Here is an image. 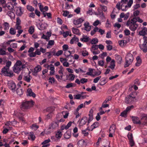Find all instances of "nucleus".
<instances>
[{
	"mask_svg": "<svg viewBox=\"0 0 147 147\" xmlns=\"http://www.w3.org/2000/svg\"><path fill=\"white\" fill-rule=\"evenodd\" d=\"M147 34V28H142L141 30L139 31V34L140 36H144Z\"/></svg>",
	"mask_w": 147,
	"mask_h": 147,
	"instance_id": "obj_15",
	"label": "nucleus"
},
{
	"mask_svg": "<svg viewBox=\"0 0 147 147\" xmlns=\"http://www.w3.org/2000/svg\"><path fill=\"white\" fill-rule=\"evenodd\" d=\"M131 119L134 123L137 124H141V122L139 118L138 117L132 116L131 117Z\"/></svg>",
	"mask_w": 147,
	"mask_h": 147,
	"instance_id": "obj_11",
	"label": "nucleus"
},
{
	"mask_svg": "<svg viewBox=\"0 0 147 147\" xmlns=\"http://www.w3.org/2000/svg\"><path fill=\"white\" fill-rule=\"evenodd\" d=\"M134 107V106L133 105L128 106L127 107L125 110L127 113L128 112L130 111L131 109H133Z\"/></svg>",
	"mask_w": 147,
	"mask_h": 147,
	"instance_id": "obj_44",
	"label": "nucleus"
},
{
	"mask_svg": "<svg viewBox=\"0 0 147 147\" xmlns=\"http://www.w3.org/2000/svg\"><path fill=\"white\" fill-rule=\"evenodd\" d=\"M90 43L92 45H95L98 42V40L96 38H92L91 40H90Z\"/></svg>",
	"mask_w": 147,
	"mask_h": 147,
	"instance_id": "obj_27",
	"label": "nucleus"
},
{
	"mask_svg": "<svg viewBox=\"0 0 147 147\" xmlns=\"http://www.w3.org/2000/svg\"><path fill=\"white\" fill-rule=\"evenodd\" d=\"M84 21V20L82 18H79L76 20H74L73 21L74 24L76 25H78L82 23Z\"/></svg>",
	"mask_w": 147,
	"mask_h": 147,
	"instance_id": "obj_17",
	"label": "nucleus"
},
{
	"mask_svg": "<svg viewBox=\"0 0 147 147\" xmlns=\"http://www.w3.org/2000/svg\"><path fill=\"white\" fill-rule=\"evenodd\" d=\"M134 144L135 143L133 139L129 140V144L131 147L134 146Z\"/></svg>",
	"mask_w": 147,
	"mask_h": 147,
	"instance_id": "obj_64",
	"label": "nucleus"
},
{
	"mask_svg": "<svg viewBox=\"0 0 147 147\" xmlns=\"http://www.w3.org/2000/svg\"><path fill=\"white\" fill-rule=\"evenodd\" d=\"M16 14L17 16H21L24 13V8H22L21 7H16Z\"/></svg>",
	"mask_w": 147,
	"mask_h": 147,
	"instance_id": "obj_8",
	"label": "nucleus"
},
{
	"mask_svg": "<svg viewBox=\"0 0 147 147\" xmlns=\"http://www.w3.org/2000/svg\"><path fill=\"white\" fill-rule=\"evenodd\" d=\"M72 31L74 34L80 35V32L78 28H72Z\"/></svg>",
	"mask_w": 147,
	"mask_h": 147,
	"instance_id": "obj_25",
	"label": "nucleus"
},
{
	"mask_svg": "<svg viewBox=\"0 0 147 147\" xmlns=\"http://www.w3.org/2000/svg\"><path fill=\"white\" fill-rule=\"evenodd\" d=\"M93 111L92 109L90 111V114H89V118H88V124L93 120V116L92 114Z\"/></svg>",
	"mask_w": 147,
	"mask_h": 147,
	"instance_id": "obj_14",
	"label": "nucleus"
},
{
	"mask_svg": "<svg viewBox=\"0 0 147 147\" xmlns=\"http://www.w3.org/2000/svg\"><path fill=\"white\" fill-rule=\"evenodd\" d=\"M71 132L69 131L68 130L65 133L64 136L65 139H69L71 137Z\"/></svg>",
	"mask_w": 147,
	"mask_h": 147,
	"instance_id": "obj_19",
	"label": "nucleus"
},
{
	"mask_svg": "<svg viewBox=\"0 0 147 147\" xmlns=\"http://www.w3.org/2000/svg\"><path fill=\"white\" fill-rule=\"evenodd\" d=\"M143 40H144V42L142 44L139 45V47L144 53H146L147 52V37H144Z\"/></svg>",
	"mask_w": 147,
	"mask_h": 147,
	"instance_id": "obj_3",
	"label": "nucleus"
},
{
	"mask_svg": "<svg viewBox=\"0 0 147 147\" xmlns=\"http://www.w3.org/2000/svg\"><path fill=\"white\" fill-rule=\"evenodd\" d=\"M79 125L80 126H82L87 123V125L88 124V118L86 117H83L81 119H80Z\"/></svg>",
	"mask_w": 147,
	"mask_h": 147,
	"instance_id": "obj_9",
	"label": "nucleus"
},
{
	"mask_svg": "<svg viewBox=\"0 0 147 147\" xmlns=\"http://www.w3.org/2000/svg\"><path fill=\"white\" fill-rule=\"evenodd\" d=\"M53 108L52 107H49L47 109V111L51 113L53 111Z\"/></svg>",
	"mask_w": 147,
	"mask_h": 147,
	"instance_id": "obj_63",
	"label": "nucleus"
},
{
	"mask_svg": "<svg viewBox=\"0 0 147 147\" xmlns=\"http://www.w3.org/2000/svg\"><path fill=\"white\" fill-rule=\"evenodd\" d=\"M81 83L84 84L88 81V79L85 78H82L80 80Z\"/></svg>",
	"mask_w": 147,
	"mask_h": 147,
	"instance_id": "obj_53",
	"label": "nucleus"
},
{
	"mask_svg": "<svg viewBox=\"0 0 147 147\" xmlns=\"http://www.w3.org/2000/svg\"><path fill=\"white\" fill-rule=\"evenodd\" d=\"M89 127V126H88L87 128L85 130H82V133L84 135V136H87L88 135V132H86V130L88 129L89 131H90V130L88 129V128Z\"/></svg>",
	"mask_w": 147,
	"mask_h": 147,
	"instance_id": "obj_34",
	"label": "nucleus"
},
{
	"mask_svg": "<svg viewBox=\"0 0 147 147\" xmlns=\"http://www.w3.org/2000/svg\"><path fill=\"white\" fill-rule=\"evenodd\" d=\"M49 82L51 84L54 83L55 81V79L53 77H49Z\"/></svg>",
	"mask_w": 147,
	"mask_h": 147,
	"instance_id": "obj_41",
	"label": "nucleus"
},
{
	"mask_svg": "<svg viewBox=\"0 0 147 147\" xmlns=\"http://www.w3.org/2000/svg\"><path fill=\"white\" fill-rule=\"evenodd\" d=\"M129 42V40H128V41L125 40H121L119 42V44L121 45H123L125 43H126Z\"/></svg>",
	"mask_w": 147,
	"mask_h": 147,
	"instance_id": "obj_40",
	"label": "nucleus"
},
{
	"mask_svg": "<svg viewBox=\"0 0 147 147\" xmlns=\"http://www.w3.org/2000/svg\"><path fill=\"white\" fill-rule=\"evenodd\" d=\"M106 27L107 28H110L111 27V24L109 23L108 20H107V23L106 24Z\"/></svg>",
	"mask_w": 147,
	"mask_h": 147,
	"instance_id": "obj_62",
	"label": "nucleus"
},
{
	"mask_svg": "<svg viewBox=\"0 0 147 147\" xmlns=\"http://www.w3.org/2000/svg\"><path fill=\"white\" fill-rule=\"evenodd\" d=\"M100 84L101 86H103L107 82L105 79L102 78L100 80Z\"/></svg>",
	"mask_w": 147,
	"mask_h": 147,
	"instance_id": "obj_36",
	"label": "nucleus"
},
{
	"mask_svg": "<svg viewBox=\"0 0 147 147\" xmlns=\"http://www.w3.org/2000/svg\"><path fill=\"white\" fill-rule=\"evenodd\" d=\"M26 95L27 96H32L33 98L36 97V94L32 91V90L30 88L27 89Z\"/></svg>",
	"mask_w": 147,
	"mask_h": 147,
	"instance_id": "obj_12",
	"label": "nucleus"
},
{
	"mask_svg": "<svg viewBox=\"0 0 147 147\" xmlns=\"http://www.w3.org/2000/svg\"><path fill=\"white\" fill-rule=\"evenodd\" d=\"M74 99H80L81 98L82 99H84L86 98V96H82L80 94H78L74 95Z\"/></svg>",
	"mask_w": 147,
	"mask_h": 147,
	"instance_id": "obj_23",
	"label": "nucleus"
},
{
	"mask_svg": "<svg viewBox=\"0 0 147 147\" xmlns=\"http://www.w3.org/2000/svg\"><path fill=\"white\" fill-rule=\"evenodd\" d=\"M134 59V57L132 54L130 53L128 54L125 57V67H128L132 63Z\"/></svg>",
	"mask_w": 147,
	"mask_h": 147,
	"instance_id": "obj_2",
	"label": "nucleus"
},
{
	"mask_svg": "<svg viewBox=\"0 0 147 147\" xmlns=\"http://www.w3.org/2000/svg\"><path fill=\"white\" fill-rule=\"evenodd\" d=\"M72 124V122L69 121L66 125L65 127V128L66 129H68L71 125Z\"/></svg>",
	"mask_w": 147,
	"mask_h": 147,
	"instance_id": "obj_51",
	"label": "nucleus"
},
{
	"mask_svg": "<svg viewBox=\"0 0 147 147\" xmlns=\"http://www.w3.org/2000/svg\"><path fill=\"white\" fill-rule=\"evenodd\" d=\"M32 78L31 76L29 74L23 77V79L27 82H30Z\"/></svg>",
	"mask_w": 147,
	"mask_h": 147,
	"instance_id": "obj_20",
	"label": "nucleus"
},
{
	"mask_svg": "<svg viewBox=\"0 0 147 147\" xmlns=\"http://www.w3.org/2000/svg\"><path fill=\"white\" fill-rule=\"evenodd\" d=\"M62 136V133L61 131H59L56 133V137L53 136L51 137V139H54V141L56 142H57L61 138Z\"/></svg>",
	"mask_w": 147,
	"mask_h": 147,
	"instance_id": "obj_10",
	"label": "nucleus"
},
{
	"mask_svg": "<svg viewBox=\"0 0 147 147\" xmlns=\"http://www.w3.org/2000/svg\"><path fill=\"white\" fill-rule=\"evenodd\" d=\"M41 67L40 65H38L34 69V72L37 74L38 72L40 71L41 70Z\"/></svg>",
	"mask_w": 147,
	"mask_h": 147,
	"instance_id": "obj_33",
	"label": "nucleus"
},
{
	"mask_svg": "<svg viewBox=\"0 0 147 147\" xmlns=\"http://www.w3.org/2000/svg\"><path fill=\"white\" fill-rule=\"evenodd\" d=\"M75 71L78 74L80 72L82 73H84L85 72V71L83 70L82 69H81L80 68H79L78 69H76L75 70Z\"/></svg>",
	"mask_w": 147,
	"mask_h": 147,
	"instance_id": "obj_45",
	"label": "nucleus"
},
{
	"mask_svg": "<svg viewBox=\"0 0 147 147\" xmlns=\"http://www.w3.org/2000/svg\"><path fill=\"white\" fill-rule=\"evenodd\" d=\"M7 85L8 88L11 90L13 92H15L16 89V85L14 82L12 81H8Z\"/></svg>",
	"mask_w": 147,
	"mask_h": 147,
	"instance_id": "obj_5",
	"label": "nucleus"
},
{
	"mask_svg": "<svg viewBox=\"0 0 147 147\" xmlns=\"http://www.w3.org/2000/svg\"><path fill=\"white\" fill-rule=\"evenodd\" d=\"M11 62L10 61H8L6 63V65L5 66L7 68H8L9 69V67L11 66Z\"/></svg>",
	"mask_w": 147,
	"mask_h": 147,
	"instance_id": "obj_56",
	"label": "nucleus"
},
{
	"mask_svg": "<svg viewBox=\"0 0 147 147\" xmlns=\"http://www.w3.org/2000/svg\"><path fill=\"white\" fill-rule=\"evenodd\" d=\"M7 15L9 16L11 18H14L15 17V15L13 11H8Z\"/></svg>",
	"mask_w": 147,
	"mask_h": 147,
	"instance_id": "obj_22",
	"label": "nucleus"
},
{
	"mask_svg": "<svg viewBox=\"0 0 147 147\" xmlns=\"http://www.w3.org/2000/svg\"><path fill=\"white\" fill-rule=\"evenodd\" d=\"M138 21L137 17L134 18L132 19L131 21L128 20L126 23V25L127 27L130 26L131 27L129 28H131V26H133L132 28H137L138 27V24L136 23L137 21Z\"/></svg>",
	"mask_w": 147,
	"mask_h": 147,
	"instance_id": "obj_4",
	"label": "nucleus"
},
{
	"mask_svg": "<svg viewBox=\"0 0 147 147\" xmlns=\"http://www.w3.org/2000/svg\"><path fill=\"white\" fill-rule=\"evenodd\" d=\"M51 142V140L50 139H48L47 140H44L42 142L41 144H49V143Z\"/></svg>",
	"mask_w": 147,
	"mask_h": 147,
	"instance_id": "obj_50",
	"label": "nucleus"
},
{
	"mask_svg": "<svg viewBox=\"0 0 147 147\" xmlns=\"http://www.w3.org/2000/svg\"><path fill=\"white\" fill-rule=\"evenodd\" d=\"M141 121L143 122V124L146 125L147 124V115L142 117L141 119Z\"/></svg>",
	"mask_w": 147,
	"mask_h": 147,
	"instance_id": "obj_29",
	"label": "nucleus"
},
{
	"mask_svg": "<svg viewBox=\"0 0 147 147\" xmlns=\"http://www.w3.org/2000/svg\"><path fill=\"white\" fill-rule=\"evenodd\" d=\"M49 67L50 68L49 69L51 71H55V67L52 64H51L50 65H48L47 66V68L49 69Z\"/></svg>",
	"mask_w": 147,
	"mask_h": 147,
	"instance_id": "obj_46",
	"label": "nucleus"
},
{
	"mask_svg": "<svg viewBox=\"0 0 147 147\" xmlns=\"http://www.w3.org/2000/svg\"><path fill=\"white\" fill-rule=\"evenodd\" d=\"M116 129V125L114 124H112L110 126L109 132V133H114L115 131V130Z\"/></svg>",
	"mask_w": 147,
	"mask_h": 147,
	"instance_id": "obj_21",
	"label": "nucleus"
},
{
	"mask_svg": "<svg viewBox=\"0 0 147 147\" xmlns=\"http://www.w3.org/2000/svg\"><path fill=\"white\" fill-rule=\"evenodd\" d=\"M73 87V84L72 83L68 84L67 85L65 86V88H69L71 87Z\"/></svg>",
	"mask_w": 147,
	"mask_h": 147,
	"instance_id": "obj_61",
	"label": "nucleus"
},
{
	"mask_svg": "<svg viewBox=\"0 0 147 147\" xmlns=\"http://www.w3.org/2000/svg\"><path fill=\"white\" fill-rule=\"evenodd\" d=\"M35 53L36 54V55H41V52L40 51V50H39V49H36V51L35 52Z\"/></svg>",
	"mask_w": 147,
	"mask_h": 147,
	"instance_id": "obj_60",
	"label": "nucleus"
},
{
	"mask_svg": "<svg viewBox=\"0 0 147 147\" xmlns=\"http://www.w3.org/2000/svg\"><path fill=\"white\" fill-rule=\"evenodd\" d=\"M16 92L18 95L21 96L23 94V91L22 89L18 88L16 90Z\"/></svg>",
	"mask_w": 147,
	"mask_h": 147,
	"instance_id": "obj_31",
	"label": "nucleus"
},
{
	"mask_svg": "<svg viewBox=\"0 0 147 147\" xmlns=\"http://www.w3.org/2000/svg\"><path fill=\"white\" fill-rule=\"evenodd\" d=\"M61 34H62L63 37L65 38L68 35H69L70 36H71V33L70 32L67 31L65 32H62L60 31Z\"/></svg>",
	"mask_w": 147,
	"mask_h": 147,
	"instance_id": "obj_18",
	"label": "nucleus"
},
{
	"mask_svg": "<svg viewBox=\"0 0 147 147\" xmlns=\"http://www.w3.org/2000/svg\"><path fill=\"white\" fill-rule=\"evenodd\" d=\"M26 8L28 10L31 12L33 11L34 10V8L33 7L29 5L27 6Z\"/></svg>",
	"mask_w": 147,
	"mask_h": 147,
	"instance_id": "obj_38",
	"label": "nucleus"
},
{
	"mask_svg": "<svg viewBox=\"0 0 147 147\" xmlns=\"http://www.w3.org/2000/svg\"><path fill=\"white\" fill-rule=\"evenodd\" d=\"M84 25L85 26L84 28H87L88 27L89 28H91L92 27V28L93 27L92 26H90L89 23L88 22H85L84 24Z\"/></svg>",
	"mask_w": 147,
	"mask_h": 147,
	"instance_id": "obj_48",
	"label": "nucleus"
},
{
	"mask_svg": "<svg viewBox=\"0 0 147 147\" xmlns=\"http://www.w3.org/2000/svg\"><path fill=\"white\" fill-rule=\"evenodd\" d=\"M58 121L53 123L51 124V127L53 129H55L58 126Z\"/></svg>",
	"mask_w": 147,
	"mask_h": 147,
	"instance_id": "obj_37",
	"label": "nucleus"
},
{
	"mask_svg": "<svg viewBox=\"0 0 147 147\" xmlns=\"http://www.w3.org/2000/svg\"><path fill=\"white\" fill-rule=\"evenodd\" d=\"M90 39L89 38V37L87 36L84 35L82 38H80V40L81 41L86 42H88L90 41Z\"/></svg>",
	"mask_w": 147,
	"mask_h": 147,
	"instance_id": "obj_16",
	"label": "nucleus"
},
{
	"mask_svg": "<svg viewBox=\"0 0 147 147\" xmlns=\"http://www.w3.org/2000/svg\"><path fill=\"white\" fill-rule=\"evenodd\" d=\"M127 112L124 110L121 113L120 115L122 117H126L127 116Z\"/></svg>",
	"mask_w": 147,
	"mask_h": 147,
	"instance_id": "obj_43",
	"label": "nucleus"
},
{
	"mask_svg": "<svg viewBox=\"0 0 147 147\" xmlns=\"http://www.w3.org/2000/svg\"><path fill=\"white\" fill-rule=\"evenodd\" d=\"M115 60H112L110 63V66H109L108 67L110 68L112 70H113L115 67Z\"/></svg>",
	"mask_w": 147,
	"mask_h": 147,
	"instance_id": "obj_24",
	"label": "nucleus"
},
{
	"mask_svg": "<svg viewBox=\"0 0 147 147\" xmlns=\"http://www.w3.org/2000/svg\"><path fill=\"white\" fill-rule=\"evenodd\" d=\"M115 59L118 63H121L122 61V58L119 55L116 56Z\"/></svg>",
	"mask_w": 147,
	"mask_h": 147,
	"instance_id": "obj_32",
	"label": "nucleus"
},
{
	"mask_svg": "<svg viewBox=\"0 0 147 147\" xmlns=\"http://www.w3.org/2000/svg\"><path fill=\"white\" fill-rule=\"evenodd\" d=\"M31 127L32 129H34V130H36L39 127L38 125L35 124H33Z\"/></svg>",
	"mask_w": 147,
	"mask_h": 147,
	"instance_id": "obj_52",
	"label": "nucleus"
},
{
	"mask_svg": "<svg viewBox=\"0 0 147 147\" xmlns=\"http://www.w3.org/2000/svg\"><path fill=\"white\" fill-rule=\"evenodd\" d=\"M99 123L97 122H94L92 125L91 126V128L92 129H90V131H92L93 129L97 127Z\"/></svg>",
	"mask_w": 147,
	"mask_h": 147,
	"instance_id": "obj_28",
	"label": "nucleus"
},
{
	"mask_svg": "<svg viewBox=\"0 0 147 147\" xmlns=\"http://www.w3.org/2000/svg\"><path fill=\"white\" fill-rule=\"evenodd\" d=\"M34 105L32 100L24 101L23 102L21 105V109L24 111L26 109H30Z\"/></svg>",
	"mask_w": 147,
	"mask_h": 147,
	"instance_id": "obj_1",
	"label": "nucleus"
},
{
	"mask_svg": "<svg viewBox=\"0 0 147 147\" xmlns=\"http://www.w3.org/2000/svg\"><path fill=\"white\" fill-rule=\"evenodd\" d=\"M84 107V105L83 104H81L79 105L77 109H76V111L77 112H78V111L79 110L82 108H83Z\"/></svg>",
	"mask_w": 147,
	"mask_h": 147,
	"instance_id": "obj_57",
	"label": "nucleus"
},
{
	"mask_svg": "<svg viewBox=\"0 0 147 147\" xmlns=\"http://www.w3.org/2000/svg\"><path fill=\"white\" fill-rule=\"evenodd\" d=\"M25 67L26 65L25 64L23 65L22 66H19L14 65L13 70L15 73L18 74L22 69L25 68Z\"/></svg>",
	"mask_w": 147,
	"mask_h": 147,
	"instance_id": "obj_6",
	"label": "nucleus"
},
{
	"mask_svg": "<svg viewBox=\"0 0 147 147\" xmlns=\"http://www.w3.org/2000/svg\"><path fill=\"white\" fill-rule=\"evenodd\" d=\"M101 78V76H98L94 79L93 82L94 83H96L98 82L99 80Z\"/></svg>",
	"mask_w": 147,
	"mask_h": 147,
	"instance_id": "obj_58",
	"label": "nucleus"
},
{
	"mask_svg": "<svg viewBox=\"0 0 147 147\" xmlns=\"http://www.w3.org/2000/svg\"><path fill=\"white\" fill-rule=\"evenodd\" d=\"M120 6L121 4L120 2H118L116 5V7L119 10L121 9L123 11H125L127 10V8L128 6L127 5H125V8H121Z\"/></svg>",
	"mask_w": 147,
	"mask_h": 147,
	"instance_id": "obj_13",
	"label": "nucleus"
},
{
	"mask_svg": "<svg viewBox=\"0 0 147 147\" xmlns=\"http://www.w3.org/2000/svg\"><path fill=\"white\" fill-rule=\"evenodd\" d=\"M6 54V51L3 48H0V55H5Z\"/></svg>",
	"mask_w": 147,
	"mask_h": 147,
	"instance_id": "obj_39",
	"label": "nucleus"
},
{
	"mask_svg": "<svg viewBox=\"0 0 147 147\" xmlns=\"http://www.w3.org/2000/svg\"><path fill=\"white\" fill-rule=\"evenodd\" d=\"M21 22V20L19 17H18L16 18V28H21V26H20Z\"/></svg>",
	"mask_w": 147,
	"mask_h": 147,
	"instance_id": "obj_26",
	"label": "nucleus"
},
{
	"mask_svg": "<svg viewBox=\"0 0 147 147\" xmlns=\"http://www.w3.org/2000/svg\"><path fill=\"white\" fill-rule=\"evenodd\" d=\"M10 34L12 35H14L16 33V31L14 28H10L9 30Z\"/></svg>",
	"mask_w": 147,
	"mask_h": 147,
	"instance_id": "obj_42",
	"label": "nucleus"
},
{
	"mask_svg": "<svg viewBox=\"0 0 147 147\" xmlns=\"http://www.w3.org/2000/svg\"><path fill=\"white\" fill-rule=\"evenodd\" d=\"M68 46L67 45L65 44L62 46L63 50L64 51H66L68 49Z\"/></svg>",
	"mask_w": 147,
	"mask_h": 147,
	"instance_id": "obj_54",
	"label": "nucleus"
},
{
	"mask_svg": "<svg viewBox=\"0 0 147 147\" xmlns=\"http://www.w3.org/2000/svg\"><path fill=\"white\" fill-rule=\"evenodd\" d=\"M9 70V68H7L5 66L2 69L1 72L4 74H6Z\"/></svg>",
	"mask_w": 147,
	"mask_h": 147,
	"instance_id": "obj_30",
	"label": "nucleus"
},
{
	"mask_svg": "<svg viewBox=\"0 0 147 147\" xmlns=\"http://www.w3.org/2000/svg\"><path fill=\"white\" fill-rule=\"evenodd\" d=\"M63 53V51L62 50H59L55 54V56H59L61 55Z\"/></svg>",
	"mask_w": 147,
	"mask_h": 147,
	"instance_id": "obj_55",
	"label": "nucleus"
},
{
	"mask_svg": "<svg viewBox=\"0 0 147 147\" xmlns=\"http://www.w3.org/2000/svg\"><path fill=\"white\" fill-rule=\"evenodd\" d=\"M127 137L129 140L133 139L132 134L131 133H129L127 135Z\"/></svg>",
	"mask_w": 147,
	"mask_h": 147,
	"instance_id": "obj_49",
	"label": "nucleus"
},
{
	"mask_svg": "<svg viewBox=\"0 0 147 147\" xmlns=\"http://www.w3.org/2000/svg\"><path fill=\"white\" fill-rule=\"evenodd\" d=\"M133 3V0H129V2L127 4L128 7H130Z\"/></svg>",
	"mask_w": 147,
	"mask_h": 147,
	"instance_id": "obj_59",
	"label": "nucleus"
},
{
	"mask_svg": "<svg viewBox=\"0 0 147 147\" xmlns=\"http://www.w3.org/2000/svg\"><path fill=\"white\" fill-rule=\"evenodd\" d=\"M98 45H93L91 47L90 50L91 51L96 50H98Z\"/></svg>",
	"mask_w": 147,
	"mask_h": 147,
	"instance_id": "obj_35",
	"label": "nucleus"
},
{
	"mask_svg": "<svg viewBox=\"0 0 147 147\" xmlns=\"http://www.w3.org/2000/svg\"><path fill=\"white\" fill-rule=\"evenodd\" d=\"M135 97L132 96L131 94L129 96H127L125 98V102L126 103H131L134 101Z\"/></svg>",
	"mask_w": 147,
	"mask_h": 147,
	"instance_id": "obj_7",
	"label": "nucleus"
},
{
	"mask_svg": "<svg viewBox=\"0 0 147 147\" xmlns=\"http://www.w3.org/2000/svg\"><path fill=\"white\" fill-rule=\"evenodd\" d=\"M23 64H22V62L18 60L15 64V65L19 66H22V65Z\"/></svg>",
	"mask_w": 147,
	"mask_h": 147,
	"instance_id": "obj_47",
	"label": "nucleus"
}]
</instances>
